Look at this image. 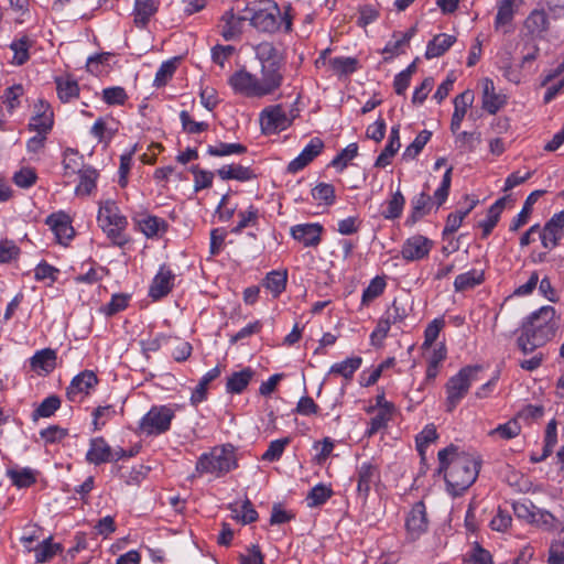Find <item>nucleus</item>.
I'll return each mask as SVG.
<instances>
[{
	"instance_id": "obj_58",
	"label": "nucleus",
	"mask_w": 564,
	"mask_h": 564,
	"mask_svg": "<svg viewBox=\"0 0 564 564\" xmlns=\"http://www.w3.org/2000/svg\"><path fill=\"white\" fill-rule=\"evenodd\" d=\"M392 409V404L387 403L380 411L371 419L370 429L368 430V435L371 436L377 433L381 427H383L389 420L390 411Z\"/></svg>"
},
{
	"instance_id": "obj_60",
	"label": "nucleus",
	"mask_w": 564,
	"mask_h": 564,
	"mask_svg": "<svg viewBox=\"0 0 564 564\" xmlns=\"http://www.w3.org/2000/svg\"><path fill=\"white\" fill-rule=\"evenodd\" d=\"M102 98L108 105H123L128 95L122 87H110L104 89Z\"/></svg>"
},
{
	"instance_id": "obj_8",
	"label": "nucleus",
	"mask_w": 564,
	"mask_h": 564,
	"mask_svg": "<svg viewBox=\"0 0 564 564\" xmlns=\"http://www.w3.org/2000/svg\"><path fill=\"white\" fill-rule=\"evenodd\" d=\"M295 117L296 113H292V118H289L281 105L267 107L260 113L261 130L265 134L285 130Z\"/></svg>"
},
{
	"instance_id": "obj_44",
	"label": "nucleus",
	"mask_w": 564,
	"mask_h": 564,
	"mask_svg": "<svg viewBox=\"0 0 564 564\" xmlns=\"http://www.w3.org/2000/svg\"><path fill=\"white\" fill-rule=\"evenodd\" d=\"M8 476L12 480L13 485L19 488H28L36 481L35 475L29 468L21 470L9 469Z\"/></svg>"
},
{
	"instance_id": "obj_17",
	"label": "nucleus",
	"mask_w": 564,
	"mask_h": 564,
	"mask_svg": "<svg viewBox=\"0 0 564 564\" xmlns=\"http://www.w3.org/2000/svg\"><path fill=\"white\" fill-rule=\"evenodd\" d=\"M248 20V17H238L234 13L232 9L225 12L220 19V34L226 41H232L240 36L242 33V24Z\"/></svg>"
},
{
	"instance_id": "obj_51",
	"label": "nucleus",
	"mask_w": 564,
	"mask_h": 564,
	"mask_svg": "<svg viewBox=\"0 0 564 564\" xmlns=\"http://www.w3.org/2000/svg\"><path fill=\"white\" fill-rule=\"evenodd\" d=\"M332 494L333 491L330 488H327L322 484L316 485L311 489V491L307 495V500L310 501L308 506L316 507L323 505L324 502H326L327 499L332 497Z\"/></svg>"
},
{
	"instance_id": "obj_19",
	"label": "nucleus",
	"mask_w": 564,
	"mask_h": 564,
	"mask_svg": "<svg viewBox=\"0 0 564 564\" xmlns=\"http://www.w3.org/2000/svg\"><path fill=\"white\" fill-rule=\"evenodd\" d=\"M482 108L491 115H495L506 104V96L497 94L494 82L490 78L484 79Z\"/></svg>"
},
{
	"instance_id": "obj_52",
	"label": "nucleus",
	"mask_w": 564,
	"mask_h": 564,
	"mask_svg": "<svg viewBox=\"0 0 564 564\" xmlns=\"http://www.w3.org/2000/svg\"><path fill=\"white\" fill-rule=\"evenodd\" d=\"M312 196L329 206L335 202V188L332 184L319 183L312 189Z\"/></svg>"
},
{
	"instance_id": "obj_54",
	"label": "nucleus",
	"mask_w": 564,
	"mask_h": 564,
	"mask_svg": "<svg viewBox=\"0 0 564 564\" xmlns=\"http://www.w3.org/2000/svg\"><path fill=\"white\" fill-rule=\"evenodd\" d=\"M37 180V175L34 169L22 167L13 175V182L15 185L22 188L32 186Z\"/></svg>"
},
{
	"instance_id": "obj_46",
	"label": "nucleus",
	"mask_w": 564,
	"mask_h": 564,
	"mask_svg": "<svg viewBox=\"0 0 564 564\" xmlns=\"http://www.w3.org/2000/svg\"><path fill=\"white\" fill-rule=\"evenodd\" d=\"M79 173H80V182H79L78 186L76 187V193L89 195L96 186V180H97L98 173L94 169H85V170L80 171Z\"/></svg>"
},
{
	"instance_id": "obj_5",
	"label": "nucleus",
	"mask_w": 564,
	"mask_h": 564,
	"mask_svg": "<svg viewBox=\"0 0 564 564\" xmlns=\"http://www.w3.org/2000/svg\"><path fill=\"white\" fill-rule=\"evenodd\" d=\"M482 370L479 365L466 366L452 377L446 383V410L452 412L460 400L467 394L473 381L478 380L477 376Z\"/></svg>"
},
{
	"instance_id": "obj_38",
	"label": "nucleus",
	"mask_w": 564,
	"mask_h": 564,
	"mask_svg": "<svg viewBox=\"0 0 564 564\" xmlns=\"http://www.w3.org/2000/svg\"><path fill=\"white\" fill-rule=\"evenodd\" d=\"M484 281V273H477L475 270L459 274L454 282L455 291L463 292L480 284Z\"/></svg>"
},
{
	"instance_id": "obj_24",
	"label": "nucleus",
	"mask_w": 564,
	"mask_h": 564,
	"mask_svg": "<svg viewBox=\"0 0 564 564\" xmlns=\"http://www.w3.org/2000/svg\"><path fill=\"white\" fill-rule=\"evenodd\" d=\"M257 58L264 64H284L283 52L272 42H261L256 47Z\"/></svg>"
},
{
	"instance_id": "obj_12",
	"label": "nucleus",
	"mask_w": 564,
	"mask_h": 564,
	"mask_svg": "<svg viewBox=\"0 0 564 564\" xmlns=\"http://www.w3.org/2000/svg\"><path fill=\"white\" fill-rule=\"evenodd\" d=\"M282 66L283 64L274 63L261 65V78L259 79V85L261 87L262 96L272 94L282 85Z\"/></svg>"
},
{
	"instance_id": "obj_20",
	"label": "nucleus",
	"mask_w": 564,
	"mask_h": 564,
	"mask_svg": "<svg viewBox=\"0 0 564 564\" xmlns=\"http://www.w3.org/2000/svg\"><path fill=\"white\" fill-rule=\"evenodd\" d=\"M174 274L170 270L161 268L159 273L154 276L150 286L149 295L153 300H160L166 296L173 286Z\"/></svg>"
},
{
	"instance_id": "obj_10",
	"label": "nucleus",
	"mask_w": 564,
	"mask_h": 564,
	"mask_svg": "<svg viewBox=\"0 0 564 564\" xmlns=\"http://www.w3.org/2000/svg\"><path fill=\"white\" fill-rule=\"evenodd\" d=\"M564 236V210L554 214L544 225L540 239L544 248H554Z\"/></svg>"
},
{
	"instance_id": "obj_56",
	"label": "nucleus",
	"mask_w": 564,
	"mask_h": 564,
	"mask_svg": "<svg viewBox=\"0 0 564 564\" xmlns=\"http://www.w3.org/2000/svg\"><path fill=\"white\" fill-rule=\"evenodd\" d=\"M391 324H393L391 321H389L386 316L380 318L375 330L372 332L370 339L371 344L377 347L382 346L383 339L387 337L389 329L391 327Z\"/></svg>"
},
{
	"instance_id": "obj_47",
	"label": "nucleus",
	"mask_w": 564,
	"mask_h": 564,
	"mask_svg": "<svg viewBox=\"0 0 564 564\" xmlns=\"http://www.w3.org/2000/svg\"><path fill=\"white\" fill-rule=\"evenodd\" d=\"M405 204L404 196L400 191H397L388 203L387 209L382 213L386 219L399 218L402 214Z\"/></svg>"
},
{
	"instance_id": "obj_57",
	"label": "nucleus",
	"mask_w": 564,
	"mask_h": 564,
	"mask_svg": "<svg viewBox=\"0 0 564 564\" xmlns=\"http://www.w3.org/2000/svg\"><path fill=\"white\" fill-rule=\"evenodd\" d=\"M289 443L290 440L288 437L271 442L269 448L262 455V459L269 462L278 460Z\"/></svg>"
},
{
	"instance_id": "obj_23",
	"label": "nucleus",
	"mask_w": 564,
	"mask_h": 564,
	"mask_svg": "<svg viewBox=\"0 0 564 564\" xmlns=\"http://www.w3.org/2000/svg\"><path fill=\"white\" fill-rule=\"evenodd\" d=\"M140 230L148 237H158L167 229V223L156 216L145 215L142 218L134 219Z\"/></svg>"
},
{
	"instance_id": "obj_62",
	"label": "nucleus",
	"mask_w": 564,
	"mask_h": 564,
	"mask_svg": "<svg viewBox=\"0 0 564 564\" xmlns=\"http://www.w3.org/2000/svg\"><path fill=\"white\" fill-rule=\"evenodd\" d=\"M443 326H444V321H442V319H434L433 322H431L427 325V327L424 332V343L422 346L423 348H430L433 345V343L438 337L440 332Z\"/></svg>"
},
{
	"instance_id": "obj_1",
	"label": "nucleus",
	"mask_w": 564,
	"mask_h": 564,
	"mask_svg": "<svg viewBox=\"0 0 564 564\" xmlns=\"http://www.w3.org/2000/svg\"><path fill=\"white\" fill-rule=\"evenodd\" d=\"M457 446L449 445L438 452L440 473L445 471L448 491L460 496L477 479L480 460L466 453H457Z\"/></svg>"
},
{
	"instance_id": "obj_34",
	"label": "nucleus",
	"mask_w": 564,
	"mask_h": 564,
	"mask_svg": "<svg viewBox=\"0 0 564 564\" xmlns=\"http://www.w3.org/2000/svg\"><path fill=\"white\" fill-rule=\"evenodd\" d=\"M220 375V368L216 366L214 369L209 370L199 381L196 389L193 391L191 397V402L193 405H197L202 401H204L207 397L208 384L218 378Z\"/></svg>"
},
{
	"instance_id": "obj_27",
	"label": "nucleus",
	"mask_w": 564,
	"mask_h": 564,
	"mask_svg": "<svg viewBox=\"0 0 564 564\" xmlns=\"http://www.w3.org/2000/svg\"><path fill=\"white\" fill-rule=\"evenodd\" d=\"M156 11L158 4L154 0H135L134 24L144 28Z\"/></svg>"
},
{
	"instance_id": "obj_63",
	"label": "nucleus",
	"mask_w": 564,
	"mask_h": 564,
	"mask_svg": "<svg viewBox=\"0 0 564 564\" xmlns=\"http://www.w3.org/2000/svg\"><path fill=\"white\" fill-rule=\"evenodd\" d=\"M10 47L14 52L13 61L17 65H23L29 59L26 37L14 41Z\"/></svg>"
},
{
	"instance_id": "obj_53",
	"label": "nucleus",
	"mask_w": 564,
	"mask_h": 564,
	"mask_svg": "<svg viewBox=\"0 0 564 564\" xmlns=\"http://www.w3.org/2000/svg\"><path fill=\"white\" fill-rule=\"evenodd\" d=\"M53 122V113L33 116L29 129L37 131L40 134H46L51 131Z\"/></svg>"
},
{
	"instance_id": "obj_40",
	"label": "nucleus",
	"mask_w": 564,
	"mask_h": 564,
	"mask_svg": "<svg viewBox=\"0 0 564 564\" xmlns=\"http://www.w3.org/2000/svg\"><path fill=\"white\" fill-rule=\"evenodd\" d=\"M432 137V132L429 131V130H423L421 131L416 138L414 139V141L406 147V149L404 150L403 152V159L404 160H408V159H415L419 153L423 150V148L425 147V144L430 141Z\"/></svg>"
},
{
	"instance_id": "obj_11",
	"label": "nucleus",
	"mask_w": 564,
	"mask_h": 564,
	"mask_svg": "<svg viewBox=\"0 0 564 564\" xmlns=\"http://www.w3.org/2000/svg\"><path fill=\"white\" fill-rule=\"evenodd\" d=\"M429 520L426 516V508L423 501L414 503L409 512L405 521L408 533L412 540L417 539L422 533L427 530Z\"/></svg>"
},
{
	"instance_id": "obj_25",
	"label": "nucleus",
	"mask_w": 564,
	"mask_h": 564,
	"mask_svg": "<svg viewBox=\"0 0 564 564\" xmlns=\"http://www.w3.org/2000/svg\"><path fill=\"white\" fill-rule=\"evenodd\" d=\"M456 37L448 34H437L427 43L425 57L427 59L443 55L454 43Z\"/></svg>"
},
{
	"instance_id": "obj_3",
	"label": "nucleus",
	"mask_w": 564,
	"mask_h": 564,
	"mask_svg": "<svg viewBox=\"0 0 564 564\" xmlns=\"http://www.w3.org/2000/svg\"><path fill=\"white\" fill-rule=\"evenodd\" d=\"M98 221L115 245L122 247L128 242V238L123 234L128 226V220L124 216L120 215L115 202L107 200L100 206Z\"/></svg>"
},
{
	"instance_id": "obj_28",
	"label": "nucleus",
	"mask_w": 564,
	"mask_h": 564,
	"mask_svg": "<svg viewBox=\"0 0 564 564\" xmlns=\"http://www.w3.org/2000/svg\"><path fill=\"white\" fill-rule=\"evenodd\" d=\"M217 174L221 180H237L240 182L250 181L256 174L250 167L242 165H225L217 170Z\"/></svg>"
},
{
	"instance_id": "obj_26",
	"label": "nucleus",
	"mask_w": 564,
	"mask_h": 564,
	"mask_svg": "<svg viewBox=\"0 0 564 564\" xmlns=\"http://www.w3.org/2000/svg\"><path fill=\"white\" fill-rule=\"evenodd\" d=\"M254 376V370L247 367L240 371L234 372L227 380L226 389L229 393H241Z\"/></svg>"
},
{
	"instance_id": "obj_33",
	"label": "nucleus",
	"mask_w": 564,
	"mask_h": 564,
	"mask_svg": "<svg viewBox=\"0 0 564 564\" xmlns=\"http://www.w3.org/2000/svg\"><path fill=\"white\" fill-rule=\"evenodd\" d=\"M432 198L426 192H422L414 200L412 213L406 219V224H415L425 215L429 214L431 209Z\"/></svg>"
},
{
	"instance_id": "obj_14",
	"label": "nucleus",
	"mask_w": 564,
	"mask_h": 564,
	"mask_svg": "<svg viewBox=\"0 0 564 564\" xmlns=\"http://www.w3.org/2000/svg\"><path fill=\"white\" fill-rule=\"evenodd\" d=\"M98 383V378L94 371L84 370L72 380L66 390V397L69 401L75 402L80 393L88 394L89 390Z\"/></svg>"
},
{
	"instance_id": "obj_4",
	"label": "nucleus",
	"mask_w": 564,
	"mask_h": 564,
	"mask_svg": "<svg viewBox=\"0 0 564 564\" xmlns=\"http://www.w3.org/2000/svg\"><path fill=\"white\" fill-rule=\"evenodd\" d=\"M236 466L235 447L231 444H226L214 447L209 454H204L196 464V470L221 476Z\"/></svg>"
},
{
	"instance_id": "obj_15",
	"label": "nucleus",
	"mask_w": 564,
	"mask_h": 564,
	"mask_svg": "<svg viewBox=\"0 0 564 564\" xmlns=\"http://www.w3.org/2000/svg\"><path fill=\"white\" fill-rule=\"evenodd\" d=\"M323 227L319 224L296 225L291 228L292 237L305 247H317L322 240Z\"/></svg>"
},
{
	"instance_id": "obj_49",
	"label": "nucleus",
	"mask_w": 564,
	"mask_h": 564,
	"mask_svg": "<svg viewBox=\"0 0 564 564\" xmlns=\"http://www.w3.org/2000/svg\"><path fill=\"white\" fill-rule=\"evenodd\" d=\"M521 432V426L516 419L499 425L489 432V435H499L503 440H511L518 436Z\"/></svg>"
},
{
	"instance_id": "obj_7",
	"label": "nucleus",
	"mask_w": 564,
	"mask_h": 564,
	"mask_svg": "<svg viewBox=\"0 0 564 564\" xmlns=\"http://www.w3.org/2000/svg\"><path fill=\"white\" fill-rule=\"evenodd\" d=\"M174 415V411L169 406H152L143 416L140 427L149 435L165 433L170 429Z\"/></svg>"
},
{
	"instance_id": "obj_48",
	"label": "nucleus",
	"mask_w": 564,
	"mask_h": 564,
	"mask_svg": "<svg viewBox=\"0 0 564 564\" xmlns=\"http://www.w3.org/2000/svg\"><path fill=\"white\" fill-rule=\"evenodd\" d=\"M386 288V281L381 276L373 278L367 289L362 293V304H369L371 301L381 295Z\"/></svg>"
},
{
	"instance_id": "obj_6",
	"label": "nucleus",
	"mask_w": 564,
	"mask_h": 564,
	"mask_svg": "<svg viewBox=\"0 0 564 564\" xmlns=\"http://www.w3.org/2000/svg\"><path fill=\"white\" fill-rule=\"evenodd\" d=\"M264 7L253 11L252 9L246 8L245 11L252 12L250 24L261 32L272 33L280 26L278 18L281 14V10L278 3L273 1H263Z\"/></svg>"
},
{
	"instance_id": "obj_32",
	"label": "nucleus",
	"mask_w": 564,
	"mask_h": 564,
	"mask_svg": "<svg viewBox=\"0 0 564 564\" xmlns=\"http://www.w3.org/2000/svg\"><path fill=\"white\" fill-rule=\"evenodd\" d=\"M377 475V468L376 466L364 463L358 467V485L357 490L360 495H364L365 497L368 496L370 491L371 484L373 482V479Z\"/></svg>"
},
{
	"instance_id": "obj_13",
	"label": "nucleus",
	"mask_w": 564,
	"mask_h": 564,
	"mask_svg": "<svg viewBox=\"0 0 564 564\" xmlns=\"http://www.w3.org/2000/svg\"><path fill=\"white\" fill-rule=\"evenodd\" d=\"M433 247V241L424 236L416 235L409 238L402 247V257L414 261L425 258Z\"/></svg>"
},
{
	"instance_id": "obj_61",
	"label": "nucleus",
	"mask_w": 564,
	"mask_h": 564,
	"mask_svg": "<svg viewBox=\"0 0 564 564\" xmlns=\"http://www.w3.org/2000/svg\"><path fill=\"white\" fill-rule=\"evenodd\" d=\"M180 118L182 121L183 129L187 133H199L208 129V123L194 121L189 113L185 110L181 111Z\"/></svg>"
},
{
	"instance_id": "obj_42",
	"label": "nucleus",
	"mask_w": 564,
	"mask_h": 564,
	"mask_svg": "<svg viewBox=\"0 0 564 564\" xmlns=\"http://www.w3.org/2000/svg\"><path fill=\"white\" fill-rule=\"evenodd\" d=\"M61 406L59 397L53 394L48 398L44 399L42 403L37 406V409L33 412V420H37L39 417H50L57 411Z\"/></svg>"
},
{
	"instance_id": "obj_41",
	"label": "nucleus",
	"mask_w": 564,
	"mask_h": 564,
	"mask_svg": "<svg viewBox=\"0 0 564 564\" xmlns=\"http://www.w3.org/2000/svg\"><path fill=\"white\" fill-rule=\"evenodd\" d=\"M247 148L240 143H224L218 145H208L207 153L213 156H226L230 154H243Z\"/></svg>"
},
{
	"instance_id": "obj_22",
	"label": "nucleus",
	"mask_w": 564,
	"mask_h": 564,
	"mask_svg": "<svg viewBox=\"0 0 564 564\" xmlns=\"http://www.w3.org/2000/svg\"><path fill=\"white\" fill-rule=\"evenodd\" d=\"M549 18L544 10H533L524 21V29L531 36H541L549 30Z\"/></svg>"
},
{
	"instance_id": "obj_45",
	"label": "nucleus",
	"mask_w": 564,
	"mask_h": 564,
	"mask_svg": "<svg viewBox=\"0 0 564 564\" xmlns=\"http://www.w3.org/2000/svg\"><path fill=\"white\" fill-rule=\"evenodd\" d=\"M536 509L538 508L530 500L513 503L514 514L519 519H524L530 523L540 524V520H536Z\"/></svg>"
},
{
	"instance_id": "obj_31",
	"label": "nucleus",
	"mask_w": 564,
	"mask_h": 564,
	"mask_svg": "<svg viewBox=\"0 0 564 564\" xmlns=\"http://www.w3.org/2000/svg\"><path fill=\"white\" fill-rule=\"evenodd\" d=\"M523 3V0H502L499 3L498 12L495 20V26H499L511 23L514 12Z\"/></svg>"
},
{
	"instance_id": "obj_64",
	"label": "nucleus",
	"mask_w": 564,
	"mask_h": 564,
	"mask_svg": "<svg viewBox=\"0 0 564 564\" xmlns=\"http://www.w3.org/2000/svg\"><path fill=\"white\" fill-rule=\"evenodd\" d=\"M42 438L47 443H58L68 435L66 429L59 427L58 425H51L40 432Z\"/></svg>"
},
{
	"instance_id": "obj_37",
	"label": "nucleus",
	"mask_w": 564,
	"mask_h": 564,
	"mask_svg": "<svg viewBox=\"0 0 564 564\" xmlns=\"http://www.w3.org/2000/svg\"><path fill=\"white\" fill-rule=\"evenodd\" d=\"M362 359L360 357L348 358L341 362L335 364L330 367L329 373L343 376L345 379L350 380L355 371L361 366Z\"/></svg>"
},
{
	"instance_id": "obj_55",
	"label": "nucleus",
	"mask_w": 564,
	"mask_h": 564,
	"mask_svg": "<svg viewBox=\"0 0 564 564\" xmlns=\"http://www.w3.org/2000/svg\"><path fill=\"white\" fill-rule=\"evenodd\" d=\"M357 59L354 57H335L329 61L332 68L339 74H351L357 68Z\"/></svg>"
},
{
	"instance_id": "obj_30",
	"label": "nucleus",
	"mask_w": 564,
	"mask_h": 564,
	"mask_svg": "<svg viewBox=\"0 0 564 564\" xmlns=\"http://www.w3.org/2000/svg\"><path fill=\"white\" fill-rule=\"evenodd\" d=\"M545 193L543 189H538L532 192L525 199L522 210L518 214L517 218L513 219L510 230L517 231L523 225L528 223V219L532 213V206L536 203V200Z\"/></svg>"
},
{
	"instance_id": "obj_21",
	"label": "nucleus",
	"mask_w": 564,
	"mask_h": 564,
	"mask_svg": "<svg viewBox=\"0 0 564 564\" xmlns=\"http://www.w3.org/2000/svg\"><path fill=\"white\" fill-rule=\"evenodd\" d=\"M474 101V93L469 89L463 91L462 94L457 95L454 99V106L455 110L452 117L451 121V129L455 133L459 127L460 123L466 115V111L468 107L471 106Z\"/></svg>"
},
{
	"instance_id": "obj_50",
	"label": "nucleus",
	"mask_w": 564,
	"mask_h": 564,
	"mask_svg": "<svg viewBox=\"0 0 564 564\" xmlns=\"http://www.w3.org/2000/svg\"><path fill=\"white\" fill-rule=\"evenodd\" d=\"M465 562L467 564H492V556L478 542H475Z\"/></svg>"
},
{
	"instance_id": "obj_9",
	"label": "nucleus",
	"mask_w": 564,
	"mask_h": 564,
	"mask_svg": "<svg viewBox=\"0 0 564 564\" xmlns=\"http://www.w3.org/2000/svg\"><path fill=\"white\" fill-rule=\"evenodd\" d=\"M229 85L235 91L247 97H263L259 79L251 73L241 69L232 74L229 78Z\"/></svg>"
},
{
	"instance_id": "obj_29",
	"label": "nucleus",
	"mask_w": 564,
	"mask_h": 564,
	"mask_svg": "<svg viewBox=\"0 0 564 564\" xmlns=\"http://www.w3.org/2000/svg\"><path fill=\"white\" fill-rule=\"evenodd\" d=\"M56 352L51 348H45L37 351L31 358V368L35 371L42 370L46 373L53 371L55 368Z\"/></svg>"
},
{
	"instance_id": "obj_18",
	"label": "nucleus",
	"mask_w": 564,
	"mask_h": 564,
	"mask_svg": "<svg viewBox=\"0 0 564 564\" xmlns=\"http://www.w3.org/2000/svg\"><path fill=\"white\" fill-rule=\"evenodd\" d=\"M112 453L113 451L104 437H96L90 440V448L86 454V460L95 465L112 462L115 457Z\"/></svg>"
},
{
	"instance_id": "obj_36",
	"label": "nucleus",
	"mask_w": 564,
	"mask_h": 564,
	"mask_svg": "<svg viewBox=\"0 0 564 564\" xmlns=\"http://www.w3.org/2000/svg\"><path fill=\"white\" fill-rule=\"evenodd\" d=\"M62 551V545L59 543H53L52 538H47L37 546L34 547L36 562L45 563L50 561L54 555Z\"/></svg>"
},
{
	"instance_id": "obj_16",
	"label": "nucleus",
	"mask_w": 564,
	"mask_h": 564,
	"mask_svg": "<svg viewBox=\"0 0 564 564\" xmlns=\"http://www.w3.org/2000/svg\"><path fill=\"white\" fill-rule=\"evenodd\" d=\"M46 224L51 226L59 243H66V241L73 239L75 235L70 219L64 213L50 215L46 219Z\"/></svg>"
},
{
	"instance_id": "obj_39",
	"label": "nucleus",
	"mask_w": 564,
	"mask_h": 564,
	"mask_svg": "<svg viewBox=\"0 0 564 564\" xmlns=\"http://www.w3.org/2000/svg\"><path fill=\"white\" fill-rule=\"evenodd\" d=\"M264 285L273 293V296H279L286 285V272L271 271L267 274Z\"/></svg>"
},
{
	"instance_id": "obj_43",
	"label": "nucleus",
	"mask_w": 564,
	"mask_h": 564,
	"mask_svg": "<svg viewBox=\"0 0 564 564\" xmlns=\"http://www.w3.org/2000/svg\"><path fill=\"white\" fill-rule=\"evenodd\" d=\"M416 33V26H412L402 36L401 39L397 40L395 42L391 43L389 42L382 50V53L383 54H390L389 56H386L383 58L384 62H388L389 59H391L393 56L395 55H399V48L402 46V45H408L411 41V39L415 35Z\"/></svg>"
},
{
	"instance_id": "obj_59",
	"label": "nucleus",
	"mask_w": 564,
	"mask_h": 564,
	"mask_svg": "<svg viewBox=\"0 0 564 564\" xmlns=\"http://www.w3.org/2000/svg\"><path fill=\"white\" fill-rule=\"evenodd\" d=\"M358 154L357 143H350L332 161V165L335 167L345 169L350 160L356 158Z\"/></svg>"
},
{
	"instance_id": "obj_2",
	"label": "nucleus",
	"mask_w": 564,
	"mask_h": 564,
	"mask_svg": "<svg viewBox=\"0 0 564 564\" xmlns=\"http://www.w3.org/2000/svg\"><path fill=\"white\" fill-rule=\"evenodd\" d=\"M555 316L553 306H543L522 323L517 343L523 354L532 352L554 336L557 328Z\"/></svg>"
},
{
	"instance_id": "obj_35",
	"label": "nucleus",
	"mask_w": 564,
	"mask_h": 564,
	"mask_svg": "<svg viewBox=\"0 0 564 564\" xmlns=\"http://www.w3.org/2000/svg\"><path fill=\"white\" fill-rule=\"evenodd\" d=\"M56 89L58 98L63 102L69 101L72 98L78 97L79 94V86L78 83L75 79H72L70 77L56 78Z\"/></svg>"
}]
</instances>
